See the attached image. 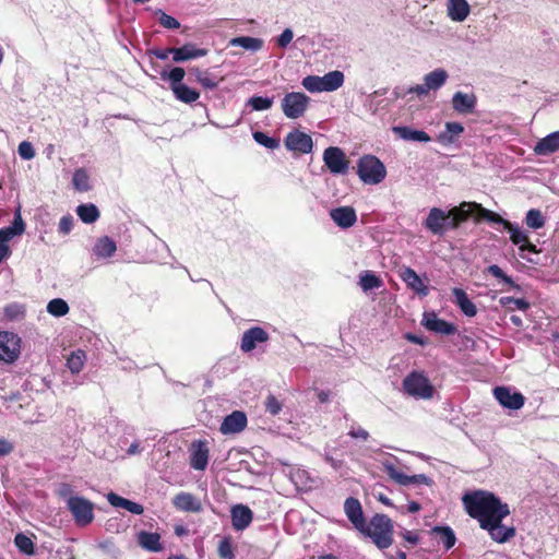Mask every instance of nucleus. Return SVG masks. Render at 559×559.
Instances as JSON below:
<instances>
[{"label": "nucleus", "instance_id": "de8ad7c7", "mask_svg": "<svg viewBox=\"0 0 559 559\" xmlns=\"http://www.w3.org/2000/svg\"><path fill=\"white\" fill-rule=\"evenodd\" d=\"M546 219L542 212L537 209H531L525 216V224L532 229L544 227Z\"/></svg>", "mask_w": 559, "mask_h": 559}, {"label": "nucleus", "instance_id": "cd10ccee", "mask_svg": "<svg viewBox=\"0 0 559 559\" xmlns=\"http://www.w3.org/2000/svg\"><path fill=\"white\" fill-rule=\"evenodd\" d=\"M401 277L406 285L419 296L426 297L429 294V288L412 267H403L401 271Z\"/></svg>", "mask_w": 559, "mask_h": 559}, {"label": "nucleus", "instance_id": "a878e982", "mask_svg": "<svg viewBox=\"0 0 559 559\" xmlns=\"http://www.w3.org/2000/svg\"><path fill=\"white\" fill-rule=\"evenodd\" d=\"M25 231V224L21 215V209L17 207L14 212V219L8 227L0 228V245H5L13 237L20 236Z\"/></svg>", "mask_w": 559, "mask_h": 559}, {"label": "nucleus", "instance_id": "f03ea898", "mask_svg": "<svg viewBox=\"0 0 559 559\" xmlns=\"http://www.w3.org/2000/svg\"><path fill=\"white\" fill-rule=\"evenodd\" d=\"M472 204L462 202L459 206L450 211H443L439 207L430 209L424 226L433 235H443L449 229H455L459 225L469 217V207Z\"/></svg>", "mask_w": 559, "mask_h": 559}, {"label": "nucleus", "instance_id": "f8f14e48", "mask_svg": "<svg viewBox=\"0 0 559 559\" xmlns=\"http://www.w3.org/2000/svg\"><path fill=\"white\" fill-rule=\"evenodd\" d=\"M323 162L332 174L344 175L348 170L345 153L337 146H329L324 150Z\"/></svg>", "mask_w": 559, "mask_h": 559}, {"label": "nucleus", "instance_id": "13d9d810", "mask_svg": "<svg viewBox=\"0 0 559 559\" xmlns=\"http://www.w3.org/2000/svg\"><path fill=\"white\" fill-rule=\"evenodd\" d=\"M347 435L353 439H360L364 441L368 440V438L370 437L369 432L366 429L356 425L350 426Z\"/></svg>", "mask_w": 559, "mask_h": 559}, {"label": "nucleus", "instance_id": "ea45409f", "mask_svg": "<svg viewBox=\"0 0 559 559\" xmlns=\"http://www.w3.org/2000/svg\"><path fill=\"white\" fill-rule=\"evenodd\" d=\"M76 214L85 224H92L99 217V211L93 203L81 204L76 207Z\"/></svg>", "mask_w": 559, "mask_h": 559}, {"label": "nucleus", "instance_id": "72a5a7b5", "mask_svg": "<svg viewBox=\"0 0 559 559\" xmlns=\"http://www.w3.org/2000/svg\"><path fill=\"white\" fill-rule=\"evenodd\" d=\"M138 543L143 549L151 552H159L163 550L160 535L158 533L141 531L138 534Z\"/></svg>", "mask_w": 559, "mask_h": 559}, {"label": "nucleus", "instance_id": "58836bf2", "mask_svg": "<svg viewBox=\"0 0 559 559\" xmlns=\"http://www.w3.org/2000/svg\"><path fill=\"white\" fill-rule=\"evenodd\" d=\"M197 82L205 90H215L218 86L219 80L213 75L209 70L193 69Z\"/></svg>", "mask_w": 559, "mask_h": 559}, {"label": "nucleus", "instance_id": "dca6fc26", "mask_svg": "<svg viewBox=\"0 0 559 559\" xmlns=\"http://www.w3.org/2000/svg\"><path fill=\"white\" fill-rule=\"evenodd\" d=\"M270 338L269 333L261 326H252L243 332L240 349L243 353L252 352L258 344L266 343Z\"/></svg>", "mask_w": 559, "mask_h": 559}, {"label": "nucleus", "instance_id": "4468645a", "mask_svg": "<svg viewBox=\"0 0 559 559\" xmlns=\"http://www.w3.org/2000/svg\"><path fill=\"white\" fill-rule=\"evenodd\" d=\"M284 143L288 151L300 154H309L313 148L312 138L300 130L290 131L286 135Z\"/></svg>", "mask_w": 559, "mask_h": 559}, {"label": "nucleus", "instance_id": "774afa93", "mask_svg": "<svg viewBox=\"0 0 559 559\" xmlns=\"http://www.w3.org/2000/svg\"><path fill=\"white\" fill-rule=\"evenodd\" d=\"M324 460L329 463L334 469H340L343 465L342 460L334 459L330 453L325 452Z\"/></svg>", "mask_w": 559, "mask_h": 559}, {"label": "nucleus", "instance_id": "9b49d317", "mask_svg": "<svg viewBox=\"0 0 559 559\" xmlns=\"http://www.w3.org/2000/svg\"><path fill=\"white\" fill-rule=\"evenodd\" d=\"M21 353V338L13 332H0V361L14 362Z\"/></svg>", "mask_w": 559, "mask_h": 559}, {"label": "nucleus", "instance_id": "6e6552de", "mask_svg": "<svg viewBox=\"0 0 559 559\" xmlns=\"http://www.w3.org/2000/svg\"><path fill=\"white\" fill-rule=\"evenodd\" d=\"M449 74L442 69L438 68L427 73L423 78V83L407 88V93H414L418 97L427 96L431 91L440 90L448 81Z\"/></svg>", "mask_w": 559, "mask_h": 559}, {"label": "nucleus", "instance_id": "c756f323", "mask_svg": "<svg viewBox=\"0 0 559 559\" xmlns=\"http://www.w3.org/2000/svg\"><path fill=\"white\" fill-rule=\"evenodd\" d=\"M559 151V131L551 132L542 140H539L534 152L537 155L546 156Z\"/></svg>", "mask_w": 559, "mask_h": 559}, {"label": "nucleus", "instance_id": "4be33fe9", "mask_svg": "<svg viewBox=\"0 0 559 559\" xmlns=\"http://www.w3.org/2000/svg\"><path fill=\"white\" fill-rule=\"evenodd\" d=\"M506 229L510 234L511 241L514 245L519 246L521 252H538L536 246L530 242L527 234L524 230H522L516 224H506Z\"/></svg>", "mask_w": 559, "mask_h": 559}, {"label": "nucleus", "instance_id": "7ed1b4c3", "mask_svg": "<svg viewBox=\"0 0 559 559\" xmlns=\"http://www.w3.org/2000/svg\"><path fill=\"white\" fill-rule=\"evenodd\" d=\"M358 531L371 538L379 549H386L393 543V522L385 514L373 515L369 524L365 522L364 528Z\"/></svg>", "mask_w": 559, "mask_h": 559}, {"label": "nucleus", "instance_id": "412c9836", "mask_svg": "<svg viewBox=\"0 0 559 559\" xmlns=\"http://www.w3.org/2000/svg\"><path fill=\"white\" fill-rule=\"evenodd\" d=\"M477 104V97L474 93L455 92L452 96L453 109L461 114L466 115L474 111Z\"/></svg>", "mask_w": 559, "mask_h": 559}, {"label": "nucleus", "instance_id": "e433bc0d", "mask_svg": "<svg viewBox=\"0 0 559 559\" xmlns=\"http://www.w3.org/2000/svg\"><path fill=\"white\" fill-rule=\"evenodd\" d=\"M452 294L455 298V304L460 308V310L467 317H474L477 313L476 306L474 302L468 298L465 290L462 288H453Z\"/></svg>", "mask_w": 559, "mask_h": 559}, {"label": "nucleus", "instance_id": "473e14b6", "mask_svg": "<svg viewBox=\"0 0 559 559\" xmlns=\"http://www.w3.org/2000/svg\"><path fill=\"white\" fill-rule=\"evenodd\" d=\"M471 12L469 4L466 0H449L448 15L452 21L463 22Z\"/></svg>", "mask_w": 559, "mask_h": 559}, {"label": "nucleus", "instance_id": "aec40b11", "mask_svg": "<svg viewBox=\"0 0 559 559\" xmlns=\"http://www.w3.org/2000/svg\"><path fill=\"white\" fill-rule=\"evenodd\" d=\"M247 426V416L243 412L234 411L231 414L227 415L222 425L221 432L223 435H231L238 433L242 431Z\"/></svg>", "mask_w": 559, "mask_h": 559}, {"label": "nucleus", "instance_id": "f704fd0d", "mask_svg": "<svg viewBox=\"0 0 559 559\" xmlns=\"http://www.w3.org/2000/svg\"><path fill=\"white\" fill-rule=\"evenodd\" d=\"M430 533L438 538V543L441 544L445 550L451 549L456 543L455 533L448 525L435 526L431 528Z\"/></svg>", "mask_w": 559, "mask_h": 559}, {"label": "nucleus", "instance_id": "f257e3e1", "mask_svg": "<svg viewBox=\"0 0 559 559\" xmlns=\"http://www.w3.org/2000/svg\"><path fill=\"white\" fill-rule=\"evenodd\" d=\"M462 503L466 513L477 520L479 527L493 542L504 544L515 536V527L503 524V520L510 515L508 503L492 492L481 489L468 491L463 495Z\"/></svg>", "mask_w": 559, "mask_h": 559}, {"label": "nucleus", "instance_id": "2f4dec72", "mask_svg": "<svg viewBox=\"0 0 559 559\" xmlns=\"http://www.w3.org/2000/svg\"><path fill=\"white\" fill-rule=\"evenodd\" d=\"M464 132V127L460 122H447L444 130L437 136V141L442 145H450Z\"/></svg>", "mask_w": 559, "mask_h": 559}, {"label": "nucleus", "instance_id": "6ab92c4d", "mask_svg": "<svg viewBox=\"0 0 559 559\" xmlns=\"http://www.w3.org/2000/svg\"><path fill=\"white\" fill-rule=\"evenodd\" d=\"M173 504L182 512L200 513L203 510L201 500L192 493L185 491L177 493L173 498Z\"/></svg>", "mask_w": 559, "mask_h": 559}, {"label": "nucleus", "instance_id": "7c9ffc66", "mask_svg": "<svg viewBox=\"0 0 559 559\" xmlns=\"http://www.w3.org/2000/svg\"><path fill=\"white\" fill-rule=\"evenodd\" d=\"M394 134L404 141L409 142H429L431 138L428 133L421 130H414L409 127L396 126L392 128Z\"/></svg>", "mask_w": 559, "mask_h": 559}, {"label": "nucleus", "instance_id": "bb28decb", "mask_svg": "<svg viewBox=\"0 0 559 559\" xmlns=\"http://www.w3.org/2000/svg\"><path fill=\"white\" fill-rule=\"evenodd\" d=\"M330 216L332 221L341 228H349L357 221L356 212L350 206H341L333 209L330 212Z\"/></svg>", "mask_w": 559, "mask_h": 559}, {"label": "nucleus", "instance_id": "09e8293b", "mask_svg": "<svg viewBox=\"0 0 559 559\" xmlns=\"http://www.w3.org/2000/svg\"><path fill=\"white\" fill-rule=\"evenodd\" d=\"M47 311L53 317H63L69 312V306L66 300L61 298H55L47 305Z\"/></svg>", "mask_w": 559, "mask_h": 559}, {"label": "nucleus", "instance_id": "c03bdc74", "mask_svg": "<svg viewBox=\"0 0 559 559\" xmlns=\"http://www.w3.org/2000/svg\"><path fill=\"white\" fill-rule=\"evenodd\" d=\"M14 545L24 555L33 556L35 554V545L33 540L24 533H17L15 535Z\"/></svg>", "mask_w": 559, "mask_h": 559}, {"label": "nucleus", "instance_id": "864d4df0", "mask_svg": "<svg viewBox=\"0 0 559 559\" xmlns=\"http://www.w3.org/2000/svg\"><path fill=\"white\" fill-rule=\"evenodd\" d=\"M17 152H19V155L21 156V158H23L25 160H29V159L34 158V156H35V150H34L32 143L28 141L21 142L19 144Z\"/></svg>", "mask_w": 559, "mask_h": 559}, {"label": "nucleus", "instance_id": "603ef678", "mask_svg": "<svg viewBox=\"0 0 559 559\" xmlns=\"http://www.w3.org/2000/svg\"><path fill=\"white\" fill-rule=\"evenodd\" d=\"M218 556L221 559H234L235 555L229 537H224L218 544Z\"/></svg>", "mask_w": 559, "mask_h": 559}, {"label": "nucleus", "instance_id": "a18cd8bd", "mask_svg": "<svg viewBox=\"0 0 559 559\" xmlns=\"http://www.w3.org/2000/svg\"><path fill=\"white\" fill-rule=\"evenodd\" d=\"M501 306L510 311L521 310L525 311L530 308V302L523 298H514V297H501L499 299Z\"/></svg>", "mask_w": 559, "mask_h": 559}, {"label": "nucleus", "instance_id": "39448f33", "mask_svg": "<svg viewBox=\"0 0 559 559\" xmlns=\"http://www.w3.org/2000/svg\"><path fill=\"white\" fill-rule=\"evenodd\" d=\"M357 174L364 183L378 185L385 178L386 169L378 157L365 155L357 163Z\"/></svg>", "mask_w": 559, "mask_h": 559}, {"label": "nucleus", "instance_id": "a19ab883", "mask_svg": "<svg viewBox=\"0 0 559 559\" xmlns=\"http://www.w3.org/2000/svg\"><path fill=\"white\" fill-rule=\"evenodd\" d=\"M73 188L79 192L91 190L90 175L85 168H78L72 177Z\"/></svg>", "mask_w": 559, "mask_h": 559}, {"label": "nucleus", "instance_id": "b1692460", "mask_svg": "<svg viewBox=\"0 0 559 559\" xmlns=\"http://www.w3.org/2000/svg\"><path fill=\"white\" fill-rule=\"evenodd\" d=\"M231 524L236 531L246 530L253 520V513L245 504H236L230 510Z\"/></svg>", "mask_w": 559, "mask_h": 559}, {"label": "nucleus", "instance_id": "393cba45", "mask_svg": "<svg viewBox=\"0 0 559 559\" xmlns=\"http://www.w3.org/2000/svg\"><path fill=\"white\" fill-rule=\"evenodd\" d=\"M207 55V49L198 48L194 44L188 43L181 47L175 48L173 51V60L175 62H185L198 59Z\"/></svg>", "mask_w": 559, "mask_h": 559}, {"label": "nucleus", "instance_id": "338daca9", "mask_svg": "<svg viewBox=\"0 0 559 559\" xmlns=\"http://www.w3.org/2000/svg\"><path fill=\"white\" fill-rule=\"evenodd\" d=\"M4 312H5V316L13 319L15 317H17L22 311H21V307L17 306V305H9L5 307L4 309Z\"/></svg>", "mask_w": 559, "mask_h": 559}, {"label": "nucleus", "instance_id": "2eb2a0df", "mask_svg": "<svg viewBox=\"0 0 559 559\" xmlns=\"http://www.w3.org/2000/svg\"><path fill=\"white\" fill-rule=\"evenodd\" d=\"M382 466H383L384 472L388 474V476L392 480L397 483L399 485L406 486L409 484H425V485L431 484V479L429 477H427L426 475H424V474H418V475H413V476L405 475L404 473L397 471L395 468L394 464L388 460L382 462Z\"/></svg>", "mask_w": 559, "mask_h": 559}, {"label": "nucleus", "instance_id": "c85d7f7f", "mask_svg": "<svg viewBox=\"0 0 559 559\" xmlns=\"http://www.w3.org/2000/svg\"><path fill=\"white\" fill-rule=\"evenodd\" d=\"M467 204H472L473 205V206H471L468 209L469 210V217L473 214H476V219L477 221L483 218V219H486V221H488L490 223H493V224H501V225H503L504 228H506V224H510L509 221L504 219L499 214L483 207L481 204H479V203L467 202Z\"/></svg>", "mask_w": 559, "mask_h": 559}, {"label": "nucleus", "instance_id": "1a4fd4ad", "mask_svg": "<svg viewBox=\"0 0 559 559\" xmlns=\"http://www.w3.org/2000/svg\"><path fill=\"white\" fill-rule=\"evenodd\" d=\"M67 506L75 523L79 526H86L94 520V504L83 497H69Z\"/></svg>", "mask_w": 559, "mask_h": 559}, {"label": "nucleus", "instance_id": "49530a36", "mask_svg": "<svg viewBox=\"0 0 559 559\" xmlns=\"http://www.w3.org/2000/svg\"><path fill=\"white\" fill-rule=\"evenodd\" d=\"M274 97L252 96L248 99L247 106L252 110L263 111L273 106Z\"/></svg>", "mask_w": 559, "mask_h": 559}, {"label": "nucleus", "instance_id": "8fccbe9b", "mask_svg": "<svg viewBox=\"0 0 559 559\" xmlns=\"http://www.w3.org/2000/svg\"><path fill=\"white\" fill-rule=\"evenodd\" d=\"M487 271L490 275L500 280L508 286L519 289V285H516L514 281L509 275H507L499 265L491 264L488 266Z\"/></svg>", "mask_w": 559, "mask_h": 559}, {"label": "nucleus", "instance_id": "052dcab7", "mask_svg": "<svg viewBox=\"0 0 559 559\" xmlns=\"http://www.w3.org/2000/svg\"><path fill=\"white\" fill-rule=\"evenodd\" d=\"M107 500L108 502L112 506V507H116V508H122V509H126V504L128 502V499L123 498V497H120L119 495L115 493V492H109L107 495Z\"/></svg>", "mask_w": 559, "mask_h": 559}, {"label": "nucleus", "instance_id": "c9c22d12", "mask_svg": "<svg viewBox=\"0 0 559 559\" xmlns=\"http://www.w3.org/2000/svg\"><path fill=\"white\" fill-rule=\"evenodd\" d=\"M117 250L116 242L108 236L97 239L93 247V253L99 259H107L114 255Z\"/></svg>", "mask_w": 559, "mask_h": 559}, {"label": "nucleus", "instance_id": "e2e57ef3", "mask_svg": "<svg viewBox=\"0 0 559 559\" xmlns=\"http://www.w3.org/2000/svg\"><path fill=\"white\" fill-rule=\"evenodd\" d=\"M175 48H165V49H154L151 51L157 59L166 60L169 56L173 57V51Z\"/></svg>", "mask_w": 559, "mask_h": 559}, {"label": "nucleus", "instance_id": "0e129e2a", "mask_svg": "<svg viewBox=\"0 0 559 559\" xmlns=\"http://www.w3.org/2000/svg\"><path fill=\"white\" fill-rule=\"evenodd\" d=\"M402 537L405 542L412 544V545H416L418 544L419 542V536L416 532H413V531H407L405 530L403 533H402Z\"/></svg>", "mask_w": 559, "mask_h": 559}, {"label": "nucleus", "instance_id": "4c0bfd02", "mask_svg": "<svg viewBox=\"0 0 559 559\" xmlns=\"http://www.w3.org/2000/svg\"><path fill=\"white\" fill-rule=\"evenodd\" d=\"M264 41L261 38L240 36L234 37L229 40V46L241 47L245 50L255 52L263 47Z\"/></svg>", "mask_w": 559, "mask_h": 559}, {"label": "nucleus", "instance_id": "423d86ee", "mask_svg": "<svg viewBox=\"0 0 559 559\" xmlns=\"http://www.w3.org/2000/svg\"><path fill=\"white\" fill-rule=\"evenodd\" d=\"M301 84L310 93L333 92L344 84V74L334 70L323 76L308 75L302 79Z\"/></svg>", "mask_w": 559, "mask_h": 559}, {"label": "nucleus", "instance_id": "5fc2aeb1", "mask_svg": "<svg viewBox=\"0 0 559 559\" xmlns=\"http://www.w3.org/2000/svg\"><path fill=\"white\" fill-rule=\"evenodd\" d=\"M294 32L292 28H285L275 39L277 47L285 49L293 40Z\"/></svg>", "mask_w": 559, "mask_h": 559}, {"label": "nucleus", "instance_id": "6e6d98bb", "mask_svg": "<svg viewBox=\"0 0 559 559\" xmlns=\"http://www.w3.org/2000/svg\"><path fill=\"white\" fill-rule=\"evenodd\" d=\"M159 23L163 27L168 29H177L180 27V23L173 16L159 11Z\"/></svg>", "mask_w": 559, "mask_h": 559}, {"label": "nucleus", "instance_id": "a211bd4d", "mask_svg": "<svg viewBox=\"0 0 559 559\" xmlns=\"http://www.w3.org/2000/svg\"><path fill=\"white\" fill-rule=\"evenodd\" d=\"M209 462V448L206 441L197 440L190 447V465L197 471H204Z\"/></svg>", "mask_w": 559, "mask_h": 559}, {"label": "nucleus", "instance_id": "bf43d9fd", "mask_svg": "<svg viewBox=\"0 0 559 559\" xmlns=\"http://www.w3.org/2000/svg\"><path fill=\"white\" fill-rule=\"evenodd\" d=\"M73 228V217L71 215L62 216L59 222V233L67 235L69 234Z\"/></svg>", "mask_w": 559, "mask_h": 559}, {"label": "nucleus", "instance_id": "20e7f679", "mask_svg": "<svg viewBox=\"0 0 559 559\" xmlns=\"http://www.w3.org/2000/svg\"><path fill=\"white\" fill-rule=\"evenodd\" d=\"M186 75L183 68L175 67L170 71H163L160 78L169 82V87L175 98L185 104H192L200 97V93L182 83Z\"/></svg>", "mask_w": 559, "mask_h": 559}, {"label": "nucleus", "instance_id": "9d476101", "mask_svg": "<svg viewBox=\"0 0 559 559\" xmlns=\"http://www.w3.org/2000/svg\"><path fill=\"white\" fill-rule=\"evenodd\" d=\"M310 97L305 93L290 92L282 99V110L289 119H298L305 115L309 107Z\"/></svg>", "mask_w": 559, "mask_h": 559}, {"label": "nucleus", "instance_id": "37998d69", "mask_svg": "<svg viewBox=\"0 0 559 559\" xmlns=\"http://www.w3.org/2000/svg\"><path fill=\"white\" fill-rule=\"evenodd\" d=\"M359 285L364 292H368L379 288L382 285V281L374 273L366 271L359 276Z\"/></svg>", "mask_w": 559, "mask_h": 559}, {"label": "nucleus", "instance_id": "ddd939ff", "mask_svg": "<svg viewBox=\"0 0 559 559\" xmlns=\"http://www.w3.org/2000/svg\"><path fill=\"white\" fill-rule=\"evenodd\" d=\"M493 396L504 408L518 411L523 407L525 397L522 393L512 391L509 386H497L493 389Z\"/></svg>", "mask_w": 559, "mask_h": 559}, {"label": "nucleus", "instance_id": "680f3d73", "mask_svg": "<svg viewBox=\"0 0 559 559\" xmlns=\"http://www.w3.org/2000/svg\"><path fill=\"white\" fill-rule=\"evenodd\" d=\"M13 449L14 447L9 440L0 438V457L9 455Z\"/></svg>", "mask_w": 559, "mask_h": 559}, {"label": "nucleus", "instance_id": "0eeeda50", "mask_svg": "<svg viewBox=\"0 0 559 559\" xmlns=\"http://www.w3.org/2000/svg\"><path fill=\"white\" fill-rule=\"evenodd\" d=\"M404 392L416 400H430L435 394V388L429 379L419 371H412L403 380Z\"/></svg>", "mask_w": 559, "mask_h": 559}, {"label": "nucleus", "instance_id": "4d7b16f0", "mask_svg": "<svg viewBox=\"0 0 559 559\" xmlns=\"http://www.w3.org/2000/svg\"><path fill=\"white\" fill-rule=\"evenodd\" d=\"M265 408L271 415H277L282 411V404L274 395H269L265 401Z\"/></svg>", "mask_w": 559, "mask_h": 559}, {"label": "nucleus", "instance_id": "69168bd1", "mask_svg": "<svg viewBox=\"0 0 559 559\" xmlns=\"http://www.w3.org/2000/svg\"><path fill=\"white\" fill-rule=\"evenodd\" d=\"M124 510L129 511L132 514H142L144 511V508L140 503L128 500Z\"/></svg>", "mask_w": 559, "mask_h": 559}, {"label": "nucleus", "instance_id": "3c124183", "mask_svg": "<svg viewBox=\"0 0 559 559\" xmlns=\"http://www.w3.org/2000/svg\"><path fill=\"white\" fill-rule=\"evenodd\" d=\"M252 136L258 144H260L266 148H270V150L277 148L280 145L278 140H276L275 138L269 136L267 134H265L262 131L253 132Z\"/></svg>", "mask_w": 559, "mask_h": 559}, {"label": "nucleus", "instance_id": "5701e85b", "mask_svg": "<svg viewBox=\"0 0 559 559\" xmlns=\"http://www.w3.org/2000/svg\"><path fill=\"white\" fill-rule=\"evenodd\" d=\"M344 512L356 530L364 528L365 518L358 499L349 497L344 502Z\"/></svg>", "mask_w": 559, "mask_h": 559}, {"label": "nucleus", "instance_id": "f3484780", "mask_svg": "<svg viewBox=\"0 0 559 559\" xmlns=\"http://www.w3.org/2000/svg\"><path fill=\"white\" fill-rule=\"evenodd\" d=\"M421 324L428 331L442 335H452L456 332V326L453 323L438 318L435 312H425Z\"/></svg>", "mask_w": 559, "mask_h": 559}, {"label": "nucleus", "instance_id": "79ce46f5", "mask_svg": "<svg viewBox=\"0 0 559 559\" xmlns=\"http://www.w3.org/2000/svg\"><path fill=\"white\" fill-rule=\"evenodd\" d=\"M86 361V354L82 349H76L72 352L69 357L67 358V367L69 370L75 374L79 373Z\"/></svg>", "mask_w": 559, "mask_h": 559}]
</instances>
